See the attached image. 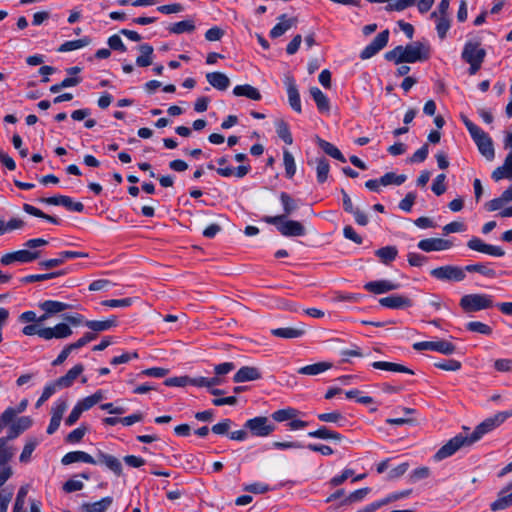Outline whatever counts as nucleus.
Listing matches in <instances>:
<instances>
[{
	"label": "nucleus",
	"instance_id": "1",
	"mask_svg": "<svg viewBox=\"0 0 512 512\" xmlns=\"http://www.w3.org/2000/svg\"><path fill=\"white\" fill-rule=\"evenodd\" d=\"M263 221L267 224L274 225L281 235L285 237L304 236L305 227L299 221L289 220L284 216H265Z\"/></svg>",
	"mask_w": 512,
	"mask_h": 512
},
{
	"label": "nucleus",
	"instance_id": "2",
	"mask_svg": "<svg viewBox=\"0 0 512 512\" xmlns=\"http://www.w3.org/2000/svg\"><path fill=\"white\" fill-rule=\"evenodd\" d=\"M510 417H512V410L498 412L495 415L486 418L479 425H477L474 431L469 436L475 443L479 439H481L485 434L499 427Z\"/></svg>",
	"mask_w": 512,
	"mask_h": 512
},
{
	"label": "nucleus",
	"instance_id": "3",
	"mask_svg": "<svg viewBox=\"0 0 512 512\" xmlns=\"http://www.w3.org/2000/svg\"><path fill=\"white\" fill-rule=\"evenodd\" d=\"M459 305L465 313H474L494 306L491 295L478 293L462 296Z\"/></svg>",
	"mask_w": 512,
	"mask_h": 512
},
{
	"label": "nucleus",
	"instance_id": "4",
	"mask_svg": "<svg viewBox=\"0 0 512 512\" xmlns=\"http://www.w3.org/2000/svg\"><path fill=\"white\" fill-rule=\"evenodd\" d=\"M474 442L468 435L458 434L451 438L446 444H444L434 455L436 461H442L453 454H455L460 448L470 446Z\"/></svg>",
	"mask_w": 512,
	"mask_h": 512
},
{
	"label": "nucleus",
	"instance_id": "5",
	"mask_svg": "<svg viewBox=\"0 0 512 512\" xmlns=\"http://www.w3.org/2000/svg\"><path fill=\"white\" fill-rule=\"evenodd\" d=\"M430 275L443 282H461L466 277L464 268L456 265H444L434 268L430 271Z\"/></svg>",
	"mask_w": 512,
	"mask_h": 512
},
{
	"label": "nucleus",
	"instance_id": "6",
	"mask_svg": "<svg viewBox=\"0 0 512 512\" xmlns=\"http://www.w3.org/2000/svg\"><path fill=\"white\" fill-rule=\"evenodd\" d=\"M244 428L249 430L253 436L267 437L275 431L276 427L267 417L257 416L248 419L244 424Z\"/></svg>",
	"mask_w": 512,
	"mask_h": 512
},
{
	"label": "nucleus",
	"instance_id": "7",
	"mask_svg": "<svg viewBox=\"0 0 512 512\" xmlns=\"http://www.w3.org/2000/svg\"><path fill=\"white\" fill-rule=\"evenodd\" d=\"M403 52L405 63H416L430 58V47L421 42L406 45Z\"/></svg>",
	"mask_w": 512,
	"mask_h": 512
},
{
	"label": "nucleus",
	"instance_id": "8",
	"mask_svg": "<svg viewBox=\"0 0 512 512\" xmlns=\"http://www.w3.org/2000/svg\"><path fill=\"white\" fill-rule=\"evenodd\" d=\"M471 138L477 145V148L482 156L488 161H492L495 157V150L491 137L482 129L471 135Z\"/></svg>",
	"mask_w": 512,
	"mask_h": 512
},
{
	"label": "nucleus",
	"instance_id": "9",
	"mask_svg": "<svg viewBox=\"0 0 512 512\" xmlns=\"http://www.w3.org/2000/svg\"><path fill=\"white\" fill-rule=\"evenodd\" d=\"M40 255V251H31L28 249H23L4 254L1 257L0 262L2 265H11L14 262L31 263L34 260L38 259Z\"/></svg>",
	"mask_w": 512,
	"mask_h": 512
},
{
	"label": "nucleus",
	"instance_id": "10",
	"mask_svg": "<svg viewBox=\"0 0 512 512\" xmlns=\"http://www.w3.org/2000/svg\"><path fill=\"white\" fill-rule=\"evenodd\" d=\"M413 349L417 351L430 350L437 351L444 355H451L455 352L456 347L449 341L439 340V341H422L416 342L413 344Z\"/></svg>",
	"mask_w": 512,
	"mask_h": 512
},
{
	"label": "nucleus",
	"instance_id": "11",
	"mask_svg": "<svg viewBox=\"0 0 512 512\" xmlns=\"http://www.w3.org/2000/svg\"><path fill=\"white\" fill-rule=\"evenodd\" d=\"M389 41V30L386 29L380 32L373 41L367 45L360 53V58L362 60H367L375 56L378 52H380L384 47H386Z\"/></svg>",
	"mask_w": 512,
	"mask_h": 512
},
{
	"label": "nucleus",
	"instance_id": "12",
	"mask_svg": "<svg viewBox=\"0 0 512 512\" xmlns=\"http://www.w3.org/2000/svg\"><path fill=\"white\" fill-rule=\"evenodd\" d=\"M467 247L471 250H474V251H477L480 253H484V254H487L490 256H494V257H502L505 255V251L501 247L487 244L482 239H480L478 237H472L467 242Z\"/></svg>",
	"mask_w": 512,
	"mask_h": 512
},
{
	"label": "nucleus",
	"instance_id": "13",
	"mask_svg": "<svg viewBox=\"0 0 512 512\" xmlns=\"http://www.w3.org/2000/svg\"><path fill=\"white\" fill-rule=\"evenodd\" d=\"M340 192L342 194L344 211L349 214H352L354 216L355 222L358 225L366 226L369 223L368 215L359 208L354 207L350 196L343 188L340 190Z\"/></svg>",
	"mask_w": 512,
	"mask_h": 512
},
{
	"label": "nucleus",
	"instance_id": "14",
	"mask_svg": "<svg viewBox=\"0 0 512 512\" xmlns=\"http://www.w3.org/2000/svg\"><path fill=\"white\" fill-rule=\"evenodd\" d=\"M86 257H88V253H86V252L61 251L60 253H58L57 258H52V259L41 261V262H39V266L44 269H51V268L62 265L68 259L86 258Z\"/></svg>",
	"mask_w": 512,
	"mask_h": 512
},
{
	"label": "nucleus",
	"instance_id": "15",
	"mask_svg": "<svg viewBox=\"0 0 512 512\" xmlns=\"http://www.w3.org/2000/svg\"><path fill=\"white\" fill-rule=\"evenodd\" d=\"M72 329L66 323H59L54 327H45L40 329V337L45 340L52 338L65 339L72 335Z\"/></svg>",
	"mask_w": 512,
	"mask_h": 512
},
{
	"label": "nucleus",
	"instance_id": "16",
	"mask_svg": "<svg viewBox=\"0 0 512 512\" xmlns=\"http://www.w3.org/2000/svg\"><path fill=\"white\" fill-rule=\"evenodd\" d=\"M486 57V51L481 47L479 42L468 41L465 43L461 58L464 62L470 61H484Z\"/></svg>",
	"mask_w": 512,
	"mask_h": 512
},
{
	"label": "nucleus",
	"instance_id": "17",
	"mask_svg": "<svg viewBox=\"0 0 512 512\" xmlns=\"http://www.w3.org/2000/svg\"><path fill=\"white\" fill-rule=\"evenodd\" d=\"M453 246V242L443 238H426L418 242L417 247L424 252L444 251Z\"/></svg>",
	"mask_w": 512,
	"mask_h": 512
},
{
	"label": "nucleus",
	"instance_id": "18",
	"mask_svg": "<svg viewBox=\"0 0 512 512\" xmlns=\"http://www.w3.org/2000/svg\"><path fill=\"white\" fill-rule=\"evenodd\" d=\"M379 304L390 309H405L413 305V301L404 295L393 294L379 299Z\"/></svg>",
	"mask_w": 512,
	"mask_h": 512
},
{
	"label": "nucleus",
	"instance_id": "19",
	"mask_svg": "<svg viewBox=\"0 0 512 512\" xmlns=\"http://www.w3.org/2000/svg\"><path fill=\"white\" fill-rule=\"evenodd\" d=\"M39 308L45 313L38 318L39 322H43L48 319L50 315L57 314L59 312L70 309L71 306L67 303L54 300H46L39 304Z\"/></svg>",
	"mask_w": 512,
	"mask_h": 512
},
{
	"label": "nucleus",
	"instance_id": "20",
	"mask_svg": "<svg viewBox=\"0 0 512 512\" xmlns=\"http://www.w3.org/2000/svg\"><path fill=\"white\" fill-rule=\"evenodd\" d=\"M284 83H285V86L287 89L288 101H289L290 107L295 112L301 113L302 107H301L300 94H299V91H298V88H297L294 78L286 77Z\"/></svg>",
	"mask_w": 512,
	"mask_h": 512
},
{
	"label": "nucleus",
	"instance_id": "21",
	"mask_svg": "<svg viewBox=\"0 0 512 512\" xmlns=\"http://www.w3.org/2000/svg\"><path fill=\"white\" fill-rule=\"evenodd\" d=\"M512 506V481L498 493L497 499L490 504L492 511H500Z\"/></svg>",
	"mask_w": 512,
	"mask_h": 512
},
{
	"label": "nucleus",
	"instance_id": "22",
	"mask_svg": "<svg viewBox=\"0 0 512 512\" xmlns=\"http://www.w3.org/2000/svg\"><path fill=\"white\" fill-rule=\"evenodd\" d=\"M96 464H103L105 465L110 471H112L116 476H121L123 473V468L121 461L110 454L104 453L102 451H98L97 453V459Z\"/></svg>",
	"mask_w": 512,
	"mask_h": 512
},
{
	"label": "nucleus",
	"instance_id": "23",
	"mask_svg": "<svg viewBox=\"0 0 512 512\" xmlns=\"http://www.w3.org/2000/svg\"><path fill=\"white\" fill-rule=\"evenodd\" d=\"M399 284L390 280H378L367 282L364 289L374 294H383L399 288Z\"/></svg>",
	"mask_w": 512,
	"mask_h": 512
},
{
	"label": "nucleus",
	"instance_id": "24",
	"mask_svg": "<svg viewBox=\"0 0 512 512\" xmlns=\"http://www.w3.org/2000/svg\"><path fill=\"white\" fill-rule=\"evenodd\" d=\"M279 23H277L271 30H270V37L271 38H278L282 36L287 30L292 28L297 23V18H287L286 14H281L278 17Z\"/></svg>",
	"mask_w": 512,
	"mask_h": 512
},
{
	"label": "nucleus",
	"instance_id": "25",
	"mask_svg": "<svg viewBox=\"0 0 512 512\" xmlns=\"http://www.w3.org/2000/svg\"><path fill=\"white\" fill-rule=\"evenodd\" d=\"M261 378V372L258 368L252 366L241 367L234 375L233 381L235 383H242L247 381H254Z\"/></svg>",
	"mask_w": 512,
	"mask_h": 512
},
{
	"label": "nucleus",
	"instance_id": "26",
	"mask_svg": "<svg viewBox=\"0 0 512 512\" xmlns=\"http://www.w3.org/2000/svg\"><path fill=\"white\" fill-rule=\"evenodd\" d=\"M84 366L77 364L73 366L64 376L59 377L53 382L58 388H68L72 386L74 380L83 372Z\"/></svg>",
	"mask_w": 512,
	"mask_h": 512
},
{
	"label": "nucleus",
	"instance_id": "27",
	"mask_svg": "<svg viewBox=\"0 0 512 512\" xmlns=\"http://www.w3.org/2000/svg\"><path fill=\"white\" fill-rule=\"evenodd\" d=\"M61 462L63 465H70L76 462H84L88 464H96V460L88 453L84 451H71L66 453Z\"/></svg>",
	"mask_w": 512,
	"mask_h": 512
},
{
	"label": "nucleus",
	"instance_id": "28",
	"mask_svg": "<svg viewBox=\"0 0 512 512\" xmlns=\"http://www.w3.org/2000/svg\"><path fill=\"white\" fill-rule=\"evenodd\" d=\"M306 330L304 325L300 327H282L271 330V334L275 337L284 339H296L300 338L305 334Z\"/></svg>",
	"mask_w": 512,
	"mask_h": 512
},
{
	"label": "nucleus",
	"instance_id": "29",
	"mask_svg": "<svg viewBox=\"0 0 512 512\" xmlns=\"http://www.w3.org/2000/svg\"><path fill=\"white\" fill-rule=\"evenodd\" d=\"M32 419L29 416H22L14 422L7 433L8 438L11 440L17 438L21 433L29 429L32 425Z\"/></svg>",
	"mask_w": 512,
	"mask_h": 512
},
{
	"label": "nucleus",
	"instance_id": "30",
	"mask_svg": "<svg viewBox=\"0 0 512 512\" xmlns=\"http://www.w3.org/2000/svg\"><path fill=\"white\" fill-rule=\"evenodd\" d=\"M463 268L465 270V273L466 272H469V273L476 272V273H479L487 278H492V279L497 277V272L495 269H493L491 267V263L480 262V263H475V264H468V265L464 266Z\"/></svg>",
	"mask_w": 512,
	"mask_h": 512
},
{
	"label": "nucleus",
	"instance_id": "31",
	"mask_svg": "<svg viewBox=\"0 0 512 512\" xmlns=\"http://www.w3.org/2000/svg\"><path fill=\"white\" fill-rule=\"evenodd\" d=\"M206 79L212 87L220 91L226 90L230 85L228 76L222 72H209Z\"/></svg>",
	"mask_w": 512,
	"mask_h": 512
},
{
	"label": "nucleus",
	"instance_id": "32",
	"mask_svg": "<svg viewBox=\"0 0 512 512\" xmlns=\"http://www.w3.org/2000/svg\"><path fill=\"white\" fill-rule=\"evenodd\" d=\"M138 50L141 55L136 58V65L139 67L150 66L153 63V47L148 43H144L138 46Z\"/></svg>",
	"mask_w": 512,
	"mask_h": 512
},
{
	"label": "nucleus",
	"instance_id": "33",
	"mask_svg": "<svg viewBox=\"0 0 512 512\" xmlns=\"http://www.w3.org/2000/svg\"><path fill=\"white\" fill-rule=\"evenodd\" d=\"M371 366L375 369L379 370H385V371H391V372H398V373H407V374H414V371L410 368L398 364V363H392L387 361H375L371 364Z\"/></svg>",
	"mask_w": 512,
	"mask_h": 512
},
{
	"label": "nucleus",
	"instance_id": "34",
	"mask_svg": "<svg viewBox=\"0 0 512 512\" xmlns=\"http://www.w3.org/2000/svg\"><path fill=\"white\" fill-rule=\"evenodd\" d=\"M332 366L333 365L331 362L323 361L303 366L299 368L297 372L302 375L315 376L329 370L330 368H332Z\"/></svg>",
	"mask_w": 512,
	"mask_h": 512
},
{
	"label": "nucleus",
	"instance_id": "35",
	"mask_svg": "<svg viewBox=\"0 0 512 512\" xmlns=\"http://www.w3.org/2000/svg\"><path fill=\"white\" fill-rule=\"evenodd\" d=\"M233 94L235 96H244L254 101H259L262 98L260 91L250 84L235 86Z\"/></svg>",
	"mask_w": 512,
	"mask_h": 512
},
{
	"label": "nucleus",
	"instance_id": "36",
	"mask_svg": "<svg viewBox=\"0 0 512 512\" xmlns=\"http://www.w3.org/2000/svg\"><path fill=\"white\" fill-rule=\"evenodd\" d=\"M85 326L91 329L93 332H102L109 330L112 327L117 325V319L115 316H112L106 320L98 321V320H87L85 321Z\"/></svg>",
	"mask_w": 512,
	"mask_h": 512
},
{
	"label": "nucleus",
	"instance_id": "37",
	"mask_svg": "<svg viewBox=\"0 0 512 512\" xmlns=\"http://www.w3.org/2000/svg\"><path fill=\"white\" fill-rule=\"evenodd\" d=\"M310 94L320 112H329L330 101L328 97L318 87H311Z\"/></svg>",
	"mask_w": 512,
	"mask_h": 512
},
{
	"label": "nucleus",
	"instance_id": "38",
	"mask_svg": "<svg viewBox=\"0 0 512 512\" xmlns=\"http://www.w3.org/2000/svg\"><path fill=\"white\" fill-rule=\"evenodd\" d=\"M375 255L379 258L380 262L385 265H390L398 255L396 246H385L375 251Z\"/></svg>",
	"mask_w": 512,
	"mask_h": 512
},
{
	"label": "nucleus",
	"instance_id": "39",
	"mask_svg": "<svg viewBox=\"0 0 512 512\" xmlns=\"http://www.w3.org/2000/svg\"><path fill=\"white\" fill-rule=\"evenodd\" d=\"M113 502L110 496L104 497L94 503H85L82 505L83 512H105Z\"/></svg>",
	"mask_w": 512,
	"mask_h": 512
},
{
	"label": "nucleus",
	"instance_id": "40",
	"mask_svg": "<svg viewBox=\"0 0 512 512\" xmlns=\"http://www.w3.org/2000/svg\"><path fill=\"white\" fill-rule=\"evenodd\" d=\"M317 143H318L319 147L330 157H332L342 163L346 162V158L344 157L342 152L332 143H330L326 140H323L321 138H318Z\"/></svg>",
	"mask_w": 512,
	"mask_h": 512
},
{
	"label": "nucleus",
	"instance_id": "41",
	"mask_svg": "<svg viewBox=\"0 0 512 512\" xmlns=\"http://www.w3.org/2000/svg\"><path fill=\"white\" fill-rule=\"evenodd\" d=\"M250 170H251V167L249 165H247V166L241 165L235 169L232 167L217 168L216 172L218 175H220L222 177H231L232 175H235L238 178H243L244 176H246L249 173Z\"/></svg>",
	"mask_w": 512,
	"mask_h": 512
},
{
	"label": "nucleus",
	"instance_id": "42",
	"mask_svg": "<svg viewBox=\"0 0 512 512\" xmlns=\"http://www.w3.org/2000/svg\"><path fill=\"white\" fill-rule=\"evenodd\" d=\"M279 198L283 207V214L280 216L288 218L294 211L298 209L297 202L288 193L281 192Z\"/></svg>",
	"mask_w": 512,
	"mask_h": 512
},
{
	"label": "nucleus",
	"instance_id": "43",
	"mask_svg": "<svg viewBox=\"0 0 512 512\" xmlns=\"http://www.w3.org/2000/svg\"><path fill=\"white\" fill-rule=\"evenodd\" d=\"M371 492V488L365 487L351 492L341 502L340 506H347L354 503H358L364 500V498Z\"/></svg>",
	"mask_w": 512,
	"mask_h": 512
},
{
	"label": "nucleus",
	"instance_id": "44",
	"mask_svg": "<svg viewBox=\"0 0 512 512\" xmlns=\"http://www.w3.org/2000/svg\"><path fill=\"white\" fill-rule=\"evenodd\" d=\"M299 411L292 407H287L284 409H279L277 411H274L271 414V417L276 422H284L288 420H292L296 418L299 415Z\"/></svg>",
	"mask_w": 512,
	"mask_h": 512
},
{
	"label": "nucleus",
	"instance_id": "45",
	"mask_svg": "<svg viewBox=\"0 0 512 512\" xmlns=\"http://www.w3.org/2000/svg\"><path fill=\"white\" fill-rule=\"evenodd\" d=\"M23 210L32 216L45 219L46 221H48L52 224L59 225L61 223V220L59 218L48 215V214L44 213L43 211H41L40 209H38L30 204H24Z\"/></svg>",
	"mask_w": 512,
	"mask_h": 512
},
{
	"label": "nucleus",
	"instance_id": "46",
	"mask_svg": "<svg viewBox=\"0 0 512 512\" xmlns=\"http://www.w3.org/2000/svg\"><path fill=\"white\" fill-rule=\"evenodd\" d=\"M90 42H91V39L89 37H84V38L72 40V41H66L59 46L58 52H69V51L77 50V49H80V48H83V47L89 45Z\"/></svg>",
	"mask_w": 512,
	"mask_h": 512
},
{
	"label": "nucleus",
	"instance_id": "47",
	"mask_svg": "<svg viewBox=\"0 0 512 512\" xmlns=\"http://www.w3.org/2000/svg\"><path fill=\"white\" fill-rule=\"evenodd\" d=\"M63 275H65L64 270L45 273V274H32V275H27V276L23 277L21 279V282L22 283H34V282H38V281L53 279V278L63 276Z\"/></svg>",
	"mask_w": 512,
	"mask_h": 512
},
{
	"label": "nucleus",
	"instance_id": "48",
	"mask_svg": "<svg viewBox=\"0 0 512 512\" xmlns=\"http://www.w3.org/2000/svg\"><path fill=\"white\" fill-rule=\"evenodd\" d=\"M316 173H317V181L322 184L324 183L330 171V165L328 160L325 157H320L316 160Z\"/></svg>",
	"mask_w": 512,
	"mask_h": 512
},
{
	"label": "nucleus",
	"instance_id": "49",
	"mask_svg": "<svg viewBox=\"0 0 512 512\" xmlns=\"http://www.w3.org/2000/svg\"><path fill=\"white\" fill-rule=\"evenodd\" d=\"M276 132L279 138H281L286 144L291 145L293 143V137L290 132L289 125L284 120L276 122Z\"/></svg>",
	"mask_w": 512,
	"mask_h": 512
},
{
	"label": "nucleus",
	"instance_id": "50",
	"mask_svg": "<svg viewBox=\"0 0 512 512\" xmlns=\"http://www.w3.org/2000/svg\"><path fill=\"white\" fill-rule=\"evenodd\" d=\"M407 177L404 174H396L394 172H388L380 178L382 186L388 185H401L406 181Z\"/></svg>",
	"mask_w": 512,
	"mask_h": 512
},
{
	"label": "nucleus",
	"instance_id": "51",
	"mask_svg": "<svg viewBox=\"0 0 512 512\" xmlns=\"http://www.w3.org/2000/svg\"><path fill=\"white\" fill-rule=\"evenodd\" d=\"M436 18V31L438 37L443 40L447 36V32L451 27V21L448 16H437Z\"/></svg>",
	"mask_w": 512,
	"mask_h": 512
},
{
	"label": "nucleus",
	"instance_id": "52",
	"mask_svg": "<svg viewBox=\"0 0 512 512\" xmlns=\"http://www.w3.org/2000/svg\"><path fill=\"white\" fill-rule=\"evenodd\" d=\"M195 29L194 22L192 20H183L172 24L169 27V31L174 34H182L185 32H192Z\"/></svg>",
	"mask_w": 512,
	"mask_h": 512
},
{
	"label": "nucleus",
	"instance_id": "53",
	"mask_svg": "<svg viewBox=\"0 0 512 512\" xmlns=\"http://www.w3.org/2000/svg\"><path fill=\"white\" fill-rule=\"evenodd\" d=\"M283 162L285 167V175L287 178L291 179L296 173V164L294 156L288 150L283 151Z\"/></svg>",
	"mask_w": 512,
	"mask_h": 512
},
{
	"label": "nucleus",
	"instance_id": "54",
	"mask_svg": "<svg viewBox=\"0 0 512 512\" xmlns=\"http://www.w3.org/2000/svg\"><path fill=\"white\" fill-rule=\"evenodd\" d=\"M466 329L470 332L479 333L482 335H491L493 330L492 328L480 321H470L466 324Z\"/></svg>",
	"mask_w": 512,
	"mask_h": 512
},
{
	"label": "nucleus",
	"instance_id": "55",
	"mask_svg": "<svg viewBox=\"0 0 512 512\" xmlns=\"http://www.w3.org/2000/svg\"><path fill=\"white\" fill-rule=\"evenodd\" d=\"M404 47L399 45L385 53L384 58L395 64L405 63Z\"/></svg>",
	"mask_w": 512,
	"mask_h": 512
},
{
	"label": "nucleus",
	"instance_id": "56",
	"mask_svg": "<svg viewBox=\"0 0 512 512\" xmlns=\"http://www.w3.org/2000/svg\"><path fill=\"white\" fill-rule=\"evenodd\" d=\"M434 366L445 371H457L461 368L462 364L458 360L447 359L434 363Z\"/></svg>",
	"mask_w": 512,
	"mask_h": 512
},
{
	"label": "nucleus",
	"instance_id": "57",
	"mask_svg": "<svg viewBox=\"0 0 512 512\" xmlns=\"http://www.w3.org/2000/svg\"><path fill=\"white\" fill-rule=\"evenodd\" d=\"M445 179H446L445 174H439L433 180L431 189L437 196H440L446 192L447 187L445 184Z\"/></svg>",
	"mask_w": 512,
	"mask_h": 512
},
{
	"label": "nucleus",
	"instance_id": "58",
	"mask_svg": "<svg viewBox=\"0 0 512 512\" xmlns=\"http://www.w3.org/2000/svg\"><path fill=\"white\" fill-rule=\"evenodd\" d=\"M87 427L84 425H81L80 427L74 429L71 431L65 438L66 442L68 443H78L80 442L83 437L85 436L87 432Z\"/></svg>",
	"mask_w": 512,
	"mask_h": 512
},
{
	"label": "nucleus",
	"instance_id": "59",
	"mask_svg": "<svg viewBox=\"0 0 512 512\" xmlns=\"http://www.w3.org/2000/svg\"><path fill=\"white\" fill-rule=\"evenodd\" d=\"M37 444H38V442L36 440H31L24 445L22 453L20 454V457H19L20 462L27 463L30 461L31 455H32L33 451L35 450Z\"/></svg>",
	"mask_w": 512,
	"mask_h": 512
},
{
	"label": "nucleus",
	"instance_id": "60",
	"mask_svg": "<svg viewBox=\"0 0 512 512\" xmlns=\"http://www.w3.org/2000/svg\"><path fill=\"white\" fill-rule=\"evenodd\" d=\"M61 205L64 206L66 209L78 213H82L84 211V205L81 202H74L71 197L69 196H62V202Z\"/></svg>",
	"mask_w": 512,
	"mask_h": 512
},
{
	"label": "nucleus",
	"instance_id": "61",
	"mask_svg": "<svg viewBox=\"0 0 512 512\" xmlns=\"http://www.w3.org/2000/svg\"><path fill=\"white\" fill-rule=\"evenodd\" d=\"M28 493L26 487H20L13 507V512H24L25 498Z\"/></svg>",
	"mask_w": 512,
	"mask_h": 512
},
{
	"label": "nucleus",
	"instance_id": "62",
	"mask_svg": "<svg viewBox=\"0 0 512 512\" xmlns=\"http://www.w3.org/2000/svg\"><path fill=\"white\" fill-rule=\"evenodd\" d=\"M56 389L57 387L53 382L47 384L44 387L41 396L36 402V407L39 408L41 405H43L56 392Z\"/></svg>",
	"mask_w": 512,
	"mask_h": 512
},
{
	"label": "nucleus",
	"instance_id": "63",
	"mask_svg": "<svg viewBox=\"0 0 512 512\" xmlns=\"http://www.w3.org/2000/svg\"><path fill=\"white\" fill-rule=\"evenodd\" d=\"M317 418L322 422L328 423H339L344 420V416L339 411H333L330 413H320Z\"/></svg>",
	"mask_w": 512,
	"mask_h": 512
},
{
	"label": "nucleus",
	"instance_id": "64",
	"mask_svg": "<svg viewBox=\"0 0 512 512\" xmlns=\"http://www.w3.org/2000/svg\"><path fill=\"white\" fill-rule=\"evenodd\" d=\"M67 401L65 399H58L51 409V416L62 420L64 412L67 410Z\"/></svg>",
	"mask_w": 512,
	"mask_h": 512
}]
</instances>
